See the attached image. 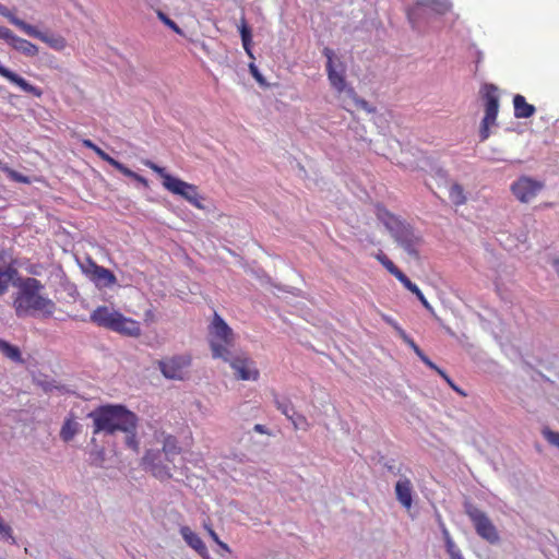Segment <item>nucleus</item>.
<instances>
[{
	"instance_id": "obj_1",
	"label": "nucleus",
	"mask_w": 559,
	"mask_h": 559,
	"mask_svg": "<svg viewBox=\"0 0 559 559\" xmlns=\"http://www.w3.org/2000/svg\"><path fill=\"white\" fill-rule=\"evenodd\" d=\"M88 417L93 419V435L126 432L128 448L138 451L139 443L135 433L138 417L134 413L122 405H103L91 412Z\"/></svg>"
},
{
	"instance_id": "obj_2",
	"label": "nucleus",
	"mask_w": 559,
	"mask_h": 559,
	"mask_svg": "<svg viewBox=\"0 0 559 559\" xmlns=\"http://www.w3.org/2000/svg\"><path fill=\"white\" fill-rule=\"evenodd\" d=\"M44 285L35 277L25 278L15 294L13 308L19 318L25 316L43 314L52 316L56 305L46 296L41 295Z\"/></svg>"
},
{
	"instance_id": "obj_3",
	"label": "nucleus",
	"mask_w": 559,
	"mask_h": 559,
	"mask_svg": "<svg viewBox=\"0 0 559 559\" xmlns=\"http://www.w3.org/2000/svg\"><path fill=\"white\" fill-rule=\"evenodd\" d=\"M90 320L97 326L126 336L138 337L141 335L140 322L107 306H98L91 313Z\"/></svg>"
},
{
	"instance_id": "obj_4",
	"label": "nucleus",
	"mask_w": 559,
	"mask_h": 559,
	"mask_svg": "<svg viewBox=\"0 0 559 559\" xmlns=\"http://www.w3.org/2000/svg\"><path fill=\"white\" fill-rule=\"evenodd\" d=\"M143 165L152 169L162 178L163 187L173 194L179 195L199 210H203V197L200 195L195 185L181 180L168 174L164 167L158 166L150 159L143 160Z\"/></svg>"
},
{
	"instance_id": "obj_5",
	"label": "nucleus",
	"mask_w": 559,
	"mask_h": 559,
	"mask_svg": "<svg viewBox=\"0 0 559 559\" xmlns=\"http://www.w3.org/2000/svg\"><path fill=\"white\" fill-rule=\"evenodd\" d=\"M234 332L216 312L209 326V343L214 358L229 360L230 347L234 346Z\"/></svg>"
},
{
	"instance_id": "obj_6",
	"label": "nucleus",
	"mask_w": 559,
	"mask_h": 559,
	"mask_svg": "<svg viewBox=\"0 0 559 559\" xmlns=\"http://www.w3.org/2000/svg\"><path fill=\"white\" fill-rule=\"evenodd\" d=\"M483 98L485 106V115L480 122L479 140L486 141L490 136V128L497 124L499 112V95L498 87L487 83L483 86Z\"/></svg>"
},
{
	"instance_id": "obj_7",
	"label": "nucleus",
	"mask_w": 559,
	"mask_h": 559,
	"mask_svg": "<svg viewBox=\"0 0 559 559\" xmlns=\"http://www.w3.org/2000/svg\"><path fill=\"white\" fill-rule=\"evenodd\" d=\"M322 53L326 58V74L331 86L338 96L346 94L347 90L353 88L346 82V64L329 47Z\"/></svg>"
},
{
	"instance_id": "obj_8",
	"label": "nucleus",
	"mask_w": 559,
	"mask_h": 559,
	"mask_svg": "<svg viewBox=\"0 0 559 559\" xmlns=\"http://www.w3.org/2000/svg\"><path fill=\"white\" fill-rule=\"evenodd\" d=\"M465 513L471 519L476 533L490 544L499 542V534L488 515L477 507L468 503L465 506Z\"/></svg>"
},
{
	"instance_id": "obj_9",
	"label": "nucleus",
	"mask_w": 559,
	"mask_h": 559,
	"mask_svg": "<svg viewBox=\"0 0 559 559\" xmlns=\"http://www.w3.org/2000/svg\"><path fill=\"white\" fill-rule=\"evenodd\" d=\"M374 258L392 274L403 286L412 292L420 304L430 312H433L432 306L426 299L419 287L414 284L381 250L374 254Z\"/></svg>"
},
{
	"instance_id": "obj_10",
	"label": "nucleus",
	"mask_w": 559,
	"mask_h": 559,
	"mask_svg": "<svg viewBox=\"0 0 559 559\" xmlns=\"http://www.w3.org/2000/svg\"><path fill=\"white\" fill-rule=\"evenodd\" d=\"M192 362L189 354L176 355L158 361L163 376L171 380H185Z\"/></svg>"
},
{
	"instance_id": "obj_11",
	"label": "nucleus",
	"mask_w": 559,
	"mask_h": 559,
	"mask_svg": "<svg viewBox=\"0 0 559 559\" xmlns=\"http://www.w3.org/2000/svg\"><path fill=\"white\" fill-rule=\"evenodd\" d=\"M227 361L234 369L237 379L243 381H257L259 379L260 371L255 362L247 355L242 354L234 358L229 356V360Z\"/></svg>"
},
{
	"instance_id": "obj_12",
	"label": "nucleus",
	"mask_w": 559,
	"mask_h": 559,
	"mask_svg": "<svg viewBox=\"0 0 559 559\" xmlns=\"http://www.w3.org/2000/svg\"><path fill=\"white\" fill-rule=\"evenodd\" d=\"M543 189V183L530 177H521L511 185V191L522 203L532 201Z\"/></svg>"
},
{
	"instance_id": "obj_13",
	"label": "nucleus",
	"mask_w": 559,
	"mask_h": 559,
	"mask_svg": "<svg viewBox=\"0 0 559 559\" xmlns=\"http://www.w3.org/2000/svg\"><path fill=\"white\" fill-rule=\"evenodd\" d=\"M0 39L4 40L11 48L26 57H36L38 47L32 41L16 36L10 28L0 25Z\"/></svg>"
},
{
	"instance_id": "obj_14",
	"label": "nucleus",
	"mask_w": 559,
	"mask_h": 559,
	"mask_svg": "<svg viewBox=\"0 0 559 559\" xmlns=\"http://www.w3.org/2000/svg\"><path fill=\"white\" fill-rule=\"evenodd\" d=\"M26 35L37 38L43 43L47 44L50 48L61 51L67 47V40L61 35L48 34L40 32L35 26L27 24L24 32Z\"/></svg>"
},
{
	"instance_id": "obj_15",
	"label": "nucleus",
	"mask_w": 559,
	"mask_h": 559,
	"mask_svg": "<svg viewBox=\"0 0 559 559\" xmlns=\"http://www.w3.org/2000/svg\"><path fill=\"white\" fill-rule=\"evenodd\" d=\"M91 281L98 287H110L116 284L117 278L115 274L95 262H91L90 267L86 270Z\"/></svg>"
},
{
	"instance_id": "obj_16",
	"label": "nucleus",
	"mask_w": 559,
	"mask_h": 559,
	"mask_svg": "<svg viewBox=\"0 0 559 559\" xmlns=\"http://www.w3.org/2000/svg\"><path fill=\"white\" fill-rule=\"evenodd\" d=\"M160 454L155 451H147L143 457V464L155 477L159 479H169L171 473L169 468L160 464Z\"/></svg>"
},
{
	"instance_id": "obj_17",
	"label": "nucleus",
	"mask_w": 559,
	"mask_h": 559,
	"mask_svg": "<svg viewBox=\"0 0 559 559\" xmlns=\"http://www.w3.org/2000/svg\"><path fill=\"white\" fill-rule=\"evenodd\" d=\"M393 238L404 248L408 254L418 257L417 248L421 239L413 233L409 226L405 225Z\"/></svg>"
},
{
	"instance_id": "obj_18",
	"label": "nucleus",
	"mask_w": 559,
	"mask_h": 559,
	"mask_svg": "<svg viewBox=\"0 0 559 559\" xmlns=\"http://www.w3.org/2000/svg\"><path fill=\"white\" fill-rule=\"evenodd\" d=\"M16 275L17 269L15 261L11 260L7 262L2 253V260L0 261V296L9 289L10 283Z\"/></svg>"
},
{
	"instance_id": "obj_19",
	"label": "nucleus",
	"mask_w": 559,
	"mask_h": 559,
	"mask_svg": "<svg viewBox=\"0 0 559 559\" xmlns=\"http://www.w3.org/2000/svg\"><path fill=\"white\" fill-rule=\"evenodd\" d=\"M0 75L9 80L11 83L19 86L21 90H23L26 93H31L35 96H40L41 91L29 84L25 79L20 76L19 74L14 73L13 71L9 70L8 68L0 64Z\"/></svg>"
},
{
	"instance_id": "obj_20",
	"label": "nucleus",
	"mask_w": 559,
	"mask_h": 559,
	"mask_svg": "<svg viewBox=\"0 0 559 559\" xmlns=\"http://www.w3.org/2000/svg\"><path fill=\"white\" fill-rule=\"evenodd\" d=\"M413 485L407 477H403L395 484V495L397 501L406 509H411L413 504Z\"/></svg>"
},
{
	"instance_id": "obj_21",
	"label": "nucleus",
	"mask_w": 559,
	"mask_h": 559,
	"mask_svg": "<svg viewBox=\"0 0 559 559\" xmlns=\"http://www.w3.org/2000/svg\"><path fill=\"white\" fill-rule=\"evenodd\" d=\"M180 534H181L182 538L185 539V542L192 549H194L201 557H203V558L209 557V551H207L205 544L203 543L201 537L197 533H194L189 526H182L180 528Z\"/></svg>"
},
{
	"instance_id": "obj_22",
	"label": "nucleus",
	"mask_w": 559,
	"mask_h": 559,
	"mask_svg": "<svg viewBox=\"0 0 559 559\" xmlns=\"http://www.w3.org/2000/svg\"><path fill=\"white\" fill-rule=\"evenodd\" d=\"M514 117L518 119H524L532 117L536 108L526 102L523 95L516 94L513 97Z\"/></svg>"
},
{
	"instance_id": "obj_23",
	"label": "nucleus",
	"mask_w": 559,
	"mask_h": 559,
	"mask_svg": "<svg viewBox=\"0 0 559 559\" xmlns=\"http://www.w3.org/2000/svg\"><path fill=\"white\" fill-rule=\"evenodd\" d=\"M239 32H240L241 41H242V46H243L245 51L247 52V55L251 59H254L253 53H252V49H251L252 33H251V29L248 26L245 17H242L241 21H240Z\"/></svg>"
},
{
	"instance_id": "obj_24",
	"label": "nucleus",
	"mask_w": 559,
	"mask_h": 559,
	"mask_svg": "<svg viewBox=\"0 0 559 559\" xmlns=\"http://www.w3.org/2000/svg\"><path fill=\"white\" fill-rule=\"evenodd\" d=\"M421 7L425 11L443 15L451 10V2L449 0H429L423 3Z\"/></svg>"
},
{
	"instance_id": "obj_25",
	"label": "nucleus",
	"mask_w": 559,
	"mask_h": 559,
	"mask_svg": "<svg viewBox=\"0 0 559 559\" xmlns=\"http://www.w3.org/2000/svg\"><path fill=\"white\" fill-rule=\"evenodd\" d=\"M79 432V423L73 418H67L60 430V438L64 442L71 441L74 436Z\"/></svg>"
},
{
	"instance_id": "obj_26",
	"label": "nucleus",
	"mask_w": 559,
	"mask_h": 559,
	"mask_svg": "<svg viewBox=\"0 0 559 559\" xmlns=\"http://www.w3.org/2000/svg\"><path fill=\"white\" fill-rule=\"evenodd\" d=\"M0 352L15 362H22V355L17 346L11 345L10 343L0 338Z\"/></svg>"
},
{
	"instance_id": "obj_27",
	"label": "nucleus",
	"mask_w": 559,
	"mask_h": 559,
	"mask_svg": "<svg viewBox=\"0 0 559 559\" xmlns=\"http://www.w3.org/2000/svg\"><path fill=\"white\" fill-rule=\"evenodd\" d=\"M449 198L454 205H463L466 202L464 189L459 183H452L449 189Z\"/></svg>"
},
{
	"instance_id": "obj_28",
	"label": "nucleus",
	"mask_w": 559,
	"mask_h": 559,
	"mask_svg": "<svg viewBox=\"0 0 559 559\" xmlns=\"http://www.w3.org/2000/svg\"><path fill=\"white\" fill-rule=\"evenodd\" d=\"M345 96L348 97L357 108L362 109L367 112L376 111V108L370 106L367 100L360 98L354 88L347 90V93L345 94Z\"/></svg>"
},
{
	"instance_id": "obj_29",
	"label": "nucleus",
	"mask_w": 559,
	"mask_h": 559,
	"mask_svg": "<svg viewBox=\"0 0 559 559\" xmlns=\"http://www.w3.org/2000/svg\"><path fill=\"white\" fill-rule=\"evenodd\" d=\"M0 14L4 16L12 25L16 26L20 31L24 32L28 23L19 19L12 13L4 4L0 3Z\"/></svg>"
},
{
	"instance_id": "obj_30",
	"label": "nucleus",
	"mask_w": 559,
	"mask_h": 559,
	"mask_svg": "<svg viewBox=\"0 0 559 559\" xmlns=\"http://www.w3.org/2000/svg\"><path fill=\"white\" fill-rule=\"evenodd\" d=\"M163 452L165 453L166 457L170 460L169 457L173 455H177L180 453V447L178 445V441L173 436H167L164 439L163 442Z\"/></svg>"
},
{
	"instance_id": "obj_31",
	"label": "nucleus",
	"mask_w": 559,
	"mask_h": 559,
	"mask_svg": "<svg viewBox=\"0 0 559 559\" xmlns=\"http://www.w3.org/2000/svg\"><path fill=\"white\" fill-rule=\"evenodd\" d=\"M443 534H444V538H445L447 552L449 554L451 559H464L461 554V550L455 546L449 532L447 530H444Z\"/></svg>"
},
{
	"instance_id": "obj_32",
	"label": "nucleus",
	"mask_w": 559,
	"mask_h": 559,
	"mask_svg": "<svg viewBox=\"0 0 559 559\" xmlns=\"http://www.w3.org/2000/svg\"><path fill=\"white\" fill-rule=\"evenodd\" d=\"M288 419L292 421L295 429H302L308 430L309 429V423L307 418L301 414H295L294 412L290 414V417Z\"/></svg>"
},
{
	"instance_id": "obj_33",
	"label": "nucleus",
	"mask_w": 559,
	"mask_h": 559,
	"mask_svg": "<svg viewBox=\"0 0 559 559\" xmlns=\"http://www.w3.org/2000/svg\"><path fill=\"white\" fill-rule=\"evenodd\" d=\"M157 17L170 29H173L178 35H183L182 29L175 23L171 19H169L163 11H156Z\"/></svg>"
},
{
	"instance_id": "obj_34",
	"label": "nucleus",
	"mask_w": 559,
	"mask_h": 559,
	"mask_svg": "<svg viewBox=\"0 0 559 559\" xmlns=\"http://www.w3.org/2000/svg\"><path fill=\"white\" fill-rule=\"evenodd\" d=\"M118 171H120L122 175L129 177V178H132L133 180L142 183L143 186H147V180L142 177L141 175L134 173L133 170H131L130 168H128L127 166H124L123 164H121V166L119 167Z\"/></svg>"
},
{
	"instance_id": "obj_35",
	"label": "nucleus",
	"mask_w": 559,
	"mask_h": 559,
	"mask_svg": "<svg viewBox=\"0 0 559 559\" xmlns=\"http://www.w3.org/2000/svg\"><path fill=\"white\" fill-rule=\"evenodd\" d=\"M94 152L97 154V156L99 158H102L103 160L107 162L109 165H111L112 167H115L117 170L119 169V167L121 166L122 163H120L119 160L112 158L109 154H107L104 150H102L99 146H96V148L94 150Z\"/></svg>"
},
{
	"instance_id": "obj_36",
	"label": "nucleus",
	"mask_w": 559,
	"mask_h": 559,
	"mask_svg": "<svg viewBox=\"0 0 559 559\" xmlns=\"http://www.w3.org/2000/svg\"><path fill=\"white\" fill-rule=\"evenodd\" d=\"M94 152L97 154V156L99 158H102L103 160L107 162L109 165H111L112 167H115L117 170L119 169V167L121 166L122 163H120L119 160L112 158L109 154H107L104 150H102L99 146H96V148L94 150Z\"/></svg>"
},
{
	"instance_id": "obj_37",
	"label": "nucleus",
	"mask_w": 559,
	"mask_h": 559,
	"mask_svg": "<svg viewBox=\"0 0 559 559\" xmlns=\"http://www.w3.org/2000/svg\"><path fill=\"white\" fill-rule=\"evenodd\" d=\"M384 226L394 237L405 226V224L399 217L394 216L389 222H386Z\"/></svg>"
},
{
	"instance_id": "obj_38",
	"label": "nucleus",
	"mask_w": 559,
	"mask_h": 559,
	"mask_svg": "<svg viewBox=\"0 0 559 559\" xmlns=\"http://www.w3.org/2000/svg\"><path fill=\"white\" fill-rule=\"evenodd\" d=\"M376 216L377 218L382 222L383 224H385L386 222H389L391 218H393L395 215L392 214L390 211H388L383 205L381 204H377L376 205Z\"/></svg>"
},
{
	"instance_id": "obj_39",
	"label": "nucleus",
	"mask_w": 559,
	"mask_h": 559,
	"mask_svg": "<svg viewBox=\"0 0 559 559\" xmlns=\"http://www.w3.org/2000/svg\"><path fill=\"white\" fill-rule=\"evenodd\" d=\"M275 406L282 414H284L287 418L290 417V414L294 412L292 404L287 402H282L278 397L274 400Z\"/></svg>"
},
{
	"instance_id": "obj_40",
	"label": "nucleus",
	"mask_w": 559,
	"mask_h": 559,
	"mask_svg": "<svg viewBox=\"0 0 559 559\" xmlns=\"http://www.w3.org/2000/svg\"><path fill=\"white\" fill-rule=\"evenodd\" d=\"M543 436L551 445L559 449V432L545 428L543 430Z\"/></svg>"
},
{
	"instance_id": "obj_41",
	"label": "nucleus",
	"mask_w": 559,
	"mask_h": 559,
	"mask_svg": "<svg viewBox=\"0 0 559 559\" xmlns=\"http://www.w3.org/2000/svg\"><path fill=\"white\" fill-rule=\"evenodd\" d=\"M0 537L4 539H12L14 543V537L12 536V530L9 525L4 524L0 519Z\"/></svg>"
},
{
	"instance_id": "obj_42",
	"label": "nucleus",
	"mask_w": 559,
	"mask_h": 559,
	"mask_svg": "<svg viewBox=\"0 0 559 559\" xmlns=\"http://www.w3.org/2000/svg\"><path fill=\"white\" fill-rule=\"evenodd\" d=\"M8 174L10 176V178H12L13 180H15L17 182L29 183V179L26 176H23L15 170L9 169Z\"/></svg>"
},
{
	"instance_id": "obj_43",
	"label": "nucleus",
	"mask_w": 559,
	"mask_h": 559,
	"mask_svg": "<svg viewBox=\"0 0 559 559\" xmlns=\"http://www.w3.org/2000/svg\"><path fill=\"white\" fill-rule=\"evenodd\" d=\"M382 319H383L384 322L390 324L399 333V335H401V331H404L401 328V325L393 318H391L390 316L382 314Z\"/></svg>"
},
{
	"instance_id": "obj_44",
	"label": "nucleus",
	"mask_w": 559,
	"mask_h": 559,
	"mask_svg": "<svg viewBox=\"0 0 559 559\" xmlns=\"http://www.w3.org/2000/svg\"><path fill=\"white\" fill-rule=\"evenodd\" d=\"M249 70L252 76L257 80V82H259L260 84L264 83L262 74L259 72L257 66L253 62L249 64Z\"/></svg>"
},
{
	"instance_id": "obj_45",
	"label": "nucleus",
	"mask_w": 559,
	"mask_h": 559,
	"mask_svg": "<svg viewBox=\"0 0 559 559\" xmlns=\"http://www.w3.org/2000/svg\"><path fill=\"white\" fill-rule=\"evenodd\" d=\"M400 337L413 349L417 344L409 337L405 331H401Z\"/></svg>"
},
{
	"instance_id": "obj_46",
	"label": "nucleus",
	"mask_w": 559,
	"mask_h": 559,
	"mask_svg": "<svg viewBox=\"0 0 559 559\" xmlns=\"http://www.w3.org/2000/svg\"><path fill=\"white\" fill-rule=\"evenodd\" d=\"M419 359L433 371L438 368V366L431 361L426 354H424Z\"/></svg>"
},
{
	"instance_id": "obj_47",
	"label": "nucleus",
	"mask_w": 559,
	"mask_h": 559,
	"mask_svg": "<svg viewBox=\"0 0 559 559\" xmlns=\"http://www.w3.org/2000/svg\"><path fill=\"white\" fill-rule=\"evenodd\" d=\"M82 144H83L85 147H87V148H90V150H92V151H94V150L96 148V146H97V145H96L93 141H91L90 139H83V140H82Z\"/></svg>"
},
{
	"instance_id": "obj_48",
	"label": "nucleus",
	"mask_w": 559,
	"mask_h": 559,
	"mask_svg": "<svg viewBox=\"0 0 559 559\" xmlns=\"http://www.w3.org/2000/svg\"><path fill=\"white\" fill-rule=\"evenodd\" d=\"M216 545H217V546H218L223 551H225V552H227V554H230V552H231V550H230L229 546H228L226 543H224V542L219 540L218 543H216Z\"/></svg>"
},
{
	"instance_id": "obj_49",
	"label": "nucleus",
	"mask_w": 559,
	"mask_h": 559,
	"mask_svg": "<svg viewBox=\"0 0 559 559\" xmlns=\"http://www.w3.org/2000/svg\"><path fill=\"white\" fill-rule=\"evenodd\" d=\"M209 536L212 538V540L216 544L218 543L221 539L218 537V535L216 534V532L213 530V528H209Z\"/></svg>"
},
{
	"instance_id": "obj_50",
	"label": "nucleus",
	"mask_w": 559,
	"mask_h": 559,
	"mask_svg": "<svg viewBox=\"0 0 559 559\" xmlns=\"http://www.w3.org/2000/svg\"><path fill=\"white\" fill-rule=\"evenodd\" d=\"M253 429H254V431L262 433V435L267 433L265 426H263L261 424H257Z\"/></svg>"
},
{
	"instance_id": "obj_51",
	"label": "nucleus",
	"mask_w": 559,
	"mask_h": 559,
	"mask_svg": "<svg viewBox=\"0 0 559 559\" xmlns=\"http://www.w3.org/2000/svg\"><path fill=\"white\" fill-rule=\"evenodd\" d=\"M453 390H455L456 392H460L462 393L459 388L454 384V382L452 381V379L450 377H448L445 380H444Z\"/></svg>"
},
{
	"instance_id": "obj_52",
	"label": "nucleus",
	"mask_w": 559,
	"mask_h": 559,
	"mask_svg": "<svg viewBox=\"0 0 559 559\" xmlns=\"http://www.w3.org/2000/svg\"><path fill=\"white\" fill-rule=\"evenodd\" d=\"M435 371H436L440 377H442L444 380L449 377V376L447 374V372H445L444 370H442L441 368H439V367H438Z\"/></svg>"
},
{
	"instance_id": "obj_53",
	"label": "nucleus",
	"mask_w": 559,
	"mask_h": 559,
	"mask_svg": "<svg viewBox=\"0 0 559 559\" xmlns=\"http://www.w3.org/2000/svg\"><path fill=\"white\" fill-rule=\"evenodd\" d=\"M413 350L415 352V354L420 358L425 353L419 348V346H415L413 348Z\"/></svg>"
},
{
	"instance_id": "obj_54",
	"label": "nucleus",
	"mask_w": 559,
	"mask_h": 559,
	"mask_svg": "<svg viewBox=\"0 0 559 559\" xmlns=\"http://www.w3.org/2000/svg\"><path fill=\"white\" fill-rule=\"evenodd\" d=\"M0 169L4 170V171H9L10 168L5 167L2 165V162L0 160Z\"/></svg>"
},
{
	"instance_id": "obj_55",
	"label": "nucleus",
	"mask_w": 559,
	"mask_h": 559,
	"mask_svg": "<svg viewBox=\"0 0 559 559\" xmlns=\"http://www.w3.org/2000/svg\"><path fill=\"white\" fill-rule=\"evenodd\" d=\"M203 526L207 533H209V528H212L211 524H209V523H204Z\"/></svg>"
},
{
	"instance_id": "obj_56",
	"label": "nucleus",
	"mask_w": 559,
	"mask_h": 559,
	"mask_svg": "<svg viewBox=\"0 0 559 559\" xmlns=\"http://www.w3.org/2000/svg\"><path fill=\"white\" fill-rule=\"evenodd\" d=\"M386 468H388L390 472H394V468H393V466H391V465H386Z\"/></svg>"
},
{
	"instance_id": "obj_57",
	"label": "nucleus",
	"mask_w": 559,
	"mask_h": 559,
	"mask_svg": "<svg viewBox=\"0 0 559 559\" xmlns=\"http://www.w3.org/2000/svg\"><path fill=\"white\" fill-rule=\"evenodd\" d=\"M2 260V253H0V261Z\"/></svg>"
}]
</instances>
